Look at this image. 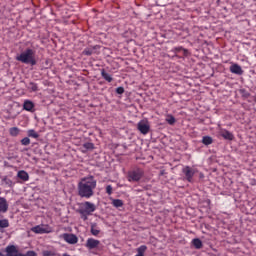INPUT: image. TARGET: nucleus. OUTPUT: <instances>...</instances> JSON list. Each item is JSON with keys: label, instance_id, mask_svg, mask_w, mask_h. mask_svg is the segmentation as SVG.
Masks as SVG:
<instances>
[{"label": "nucleus", "instance_id": "obj_1", "mask_svg": "<svg viewBox=\"0 0 256 256\" xmlns=\"http://www.w3.org/2000/svg\"><path fill=\"white\" fill-rule=\"evenodd\" d=\"M79 193H93V189L97 187V181L93 176L82 178L78 184Z\"/></svg>", "mask_w": 256, "mask_h": 256}, {"label": "nucleus", "instance_id": "obj_29", "mask_svg": "<svg viewBox=\"0 0 256 256\" xmlns=\"http://www.w3.org/2000/svg\"><path fill=\"white\" fill-rule=\"evenodd\" d=\"M21 144L25 146L31 145V139H29V137H25L21 140Z\"/></svg>", "mask_w": 256, "mask_h": 256}, {"label": "nucleus", "instance_id": "obj_30", "mask_svg": "<svg viewBox=\"0 0 256 256\" xmlns=\"http://www.w3.org/2000/svg\"><path fill=\"white\" fill-rule=\"evenodd\" d=\"M83 147H84V149H88V150L94 149V145L91 142H87V143L83 144Z\"/></svg>", "mask_w": 256, "mask_h": 256}, {"label": "nucleus", "instance_id": "obj_22", "mask_svg": "<svg viewBox=\"0 0 256 256\" xmlns=\"http://www.w3.org/2000/svg\"><path fill=\"white\" fill-rule=\"evenodd\" d=\"M203 145H211L213 143V138L211 136H204L202 138Z\"/></svg>", "mask_w": 256, "mask_h": 256}, {"label": "nucleus", "instance_id": "obj_31", "mask_svg": "<svg viewBox=\"0 0 256 256\" xmlns=\"http://www.w3.org/2000/svg\"><path fill=\"white\" fill-rule=\"evenodd\" d=\"M116 93H118V95H123L125 93V88L123 87H118L116 89Z\"/></svg>", "mask_w": 256, "mask_h": 256}, {"label": "nucleus", "instance_id": "obj_8", "mask_svg": "<svg viewBox=\"0 0 256 256\" xmlns=\"http://www.w3.org/2000/svg\"><path fill=\"white\" fill-rule=\"evenodd\" d=\"M31 232L43 235V233H49V227L45 224L37 225L31 228Z\"/></svg>", "mask_w": 256, "mask_h": 256}, {"label": "nucleus", "instance_id": "obj_18", "mask_svg": "<svg viewBox=\"0 0 256 256\" xmlns=\"http://www.w3.org/2000/svg\"><path fill=\"white\" fill-rule=\"evenodd\" d=\"M192 245L195 249H201L203 247V242L199 238H195L192 240Z\"/></svg>", "mask_w": 256, "mask_h": 256}, {"label": "nucleus", "instance_id": "obj_15", "mask_svg": "<svg viewBox=\"0 0 256 256\" xmlns=\"http://www.w3.org/2000/svg\"><path fill=\"white\" fill-rule=\"evenodd\" d=\"M17 177H19L22 181H29V173L24 170L18 171Z\"/></svg>", "mask_w": 256, "mask_h": 256}, {"label": "nucleus", "instance_id": "obj_11", "mask_svg": "<svg viewBox=\"0 0 256 256\" xmlns=\"http://www.w3.org/2000/svg\"><path fill=\"white\" fill-rule=\"evenodd\" d=\"M219 134L223 139H227L228 141H233L234 139L233 133L229 132V130L220 129Z\"/></svg>", "mask_w": 256, "mask_h": 256}, {"label": "nucleus", "instance_id": "obj_39", "mask_svg": "<svg viewBox=\"0 0 256 256\" xmlns=\"http://www.w3.org/2000/svg\"><path fill=\"white\" fill-rule=\"evenodd\" d=\"M0 256H5V255H3V253L0 252Z\"/></svg>", "mask_w": 256, "mask_h": 256}, {"label": "nucleus", "instance_id": "obj_37", "mask_svg": "<svg viewBox=\"0 0 256 256\" xmlns=\"http://www.w3.org/2000/svg\"><path fill=\"white\" fill-rule=\"evenodd\" d=\"M62 256H71V255H69V254L65 253V254H63Z\"/></svg>", "mask_w": 256, "mask_h": 256}, {"label": "nucleus", "instance_id": "obj_9", "mask_svg": "<svg viewBox=\"0 0 256 256\" xmlns=\"http://www.w3.org/2000/svg\"><path fill=\"white\" fill-rule=\"evenodd\" d=\"M63 239L66 243H69V245H75L79 241V238H77L75 234L69 233L63 234Z\"/></svg>", "mask_w": 256, "mask_h": 256}, {"label": "nucleus", "instance_id": "obj_23", "mask_svg": "<svg viewBox=\"0 0 256 256\" xmlns=\"http://www.w3.org/2000/svg\"><path fill=\"white\" fill-rule=\"evenodd\" d=\"M27 135L28 137H32L33 139H39V134L33 129L28 130Z\"/></svg>", "mask_w": 256, "mask_h": 256}, {"label": "nucleus", "instance_id": "obj_13", "mask_svg": "<svg viewBox=\"0 0 256 256\" xmlns=\"http://www.w3.org/2000/svg\"><path fill=\"white\" fill-rule=\"evenodd\" d=\"M23 109H25V111H30L31 113H33V111L35 110V104H33L31 100H26L23 104Z\"/></svg>", "mask_w": 256, "mask_h": 256}, {"label": "nucleus", "instance_id": "obj_4", "mask_svg": "<svg viewBox=\"0 0 256 256\" xmlns=\"http://www.w3.org/2000/svg\"><path fill=\"white\" fill-rule=\"evenodd\" d=\"M145 172L141 168L130 170L127 175V179L130 183H137L143 179Z\"/></svg>", "mask_w": 256, "mask_h": 256}, {"label": "nucleus", "instance_id": "obj_5", "mask_svg": "<svg viewBox=\"0 0 256 256\" xmlns=\"http://www.w3.org/2000/svg\"><path fill=\"white\" fill-rule=\"evenodd\" d=\"M182 173L186 180H188L189 183L193 181V177L195 176V173H197V169L191 168L189 166H185L182 169Z\"/></svg>", "mask_w": 256, "mask_h": 256}, {"label": "nucleus", "instance_id": "obj_20", "mask_svg": "<svg viewBox=\"0 0 256 256\" xmlns=\"http://www.w3.org/2000/svg\"><path fill=\"white\" fill-rule=\"evenodd\" d=\"M112 205H113V207H116V209H119V207H123V200L113 199Z\"/></svg>", "mask_w": 256, "mask_h": 256}, {"label": "nucleus", "instance_id": "obj_16", "mask_svg": "<svg viewBox=\"0 0 256 256\" xmlns=\"http://www.w3.org/2000/svg\"><path fill=\"white\" fill-rule=\"evenodd\" d=\"M97 49H99V46H93V47H89V48H86L84 51H83V55H93V53H95V51H97Z\"/></svg>", "mask_w": 256, "mask_h": 256}, {"label": "nucleus", "instance_id": "obj_34", "mask_svg": "<svg viewBox=\"0 0 256 256\" xmlns=\"http://www.w3.org/2000/svg\"><path fill=\"white\" fill-rule=\"evenodd\" d=\"M26 256H37V253H35V251H28Z\"/></svg>", "mask_w": 256, "mask_h": 256}, {"label": "nucleus", "instance_id": "obj_12", "mask_svg": "<svg viewBox=\"0 0 256 256\" xmlns=\"http://www.w3.org/2000/svg\"><path fill=\"white\" fill-rule=\"evenodd\" d=\"M230 71L234 74V75H243V68H241L239 66V64H232L230 66Z\"/></svg>", "mask_w": 256, "mask_h": 256}, {"label": "nucleus", "instance_id": "obj_24", "mask_svg": "<svg viewBox=\"0 0 256 256\" xmlns=\"http://www.w3.org/2000/svg\"><path fill=\"white\" fill-rule=\"evenodd\" d=\"M26 87L27 89H29V91H33V92L38 91L39 89L38 86L33 82L28 83Z\"/></svg>", "mask_w": 256, "mask_h": 256}, {"label": "nucleus", "instance_id": "obj_36", "mask_svg": "<svg viewBox=\"0 0 256 256\" xmlns=\"http://www.w3.org/2000/svg\"><path fill=\"white\" fill-rule=\"evenodd\" d=\"M165 174V170H162L161 172H160V175H164Z\"/></svg>", "mask_w": 256, "mask_h": 256}, {"label": "nucleus", "instance_id": "obj_26", "mask_svg": "<svg viewBox=\"0 0 256 256\" xmlns=\"http://www.w3.org/2000/svg\"><path fill=\"white\" fill-rule=\"evenodd\" d=\"M7 227H9V220L7 219L0 220V230L7 229Z\"/></svg>", "mask_w": 256, "mask_h": 256}, {"label": "nucleus", "instance_id": "obj_19", "mask_svg": "<svg viewBox=\"0 0 256 256\" xmlns=\"http://www.w3.org/2000/svg\"><path fill=\"white\" fill-rule=\"evenodd\" d=\"M9 133L12 137H17L21 133V130L18 127H12L9 129Z\"/></svg>", "mask_w": 256, "mask_h": 256}, {"label": "nucleus", "instance_id": "obj_14", "mask_svg": "<svg viewBox=\"0 0 256 256\" xmlns=\"http://www.w3.org/2000/svg\"><path fill=\"white\" fill-rule=\"evenodd\" d=\"M9 209V204H7V200L5 198H0V212L7 213Z\"/></svg>", "mask_w": 256, "mask_h": 256}, {"label": "nucleus", "instance_id": "obj_27", "mask_svg": "<svg viewBox=\"0 0 256 256\" xmlns=\"http://www.w3.org/2000/svg\"><path fill=\"white\" fill-rule=\"evenodd\" d=\"M166 121L169 125H175V117L171 114L167 115Z\"/></svg>", "mask_w": 256, "mask_h": 256}, {"label": "nucleus", "instance_id": "obj_17", "mask_svg": "<svg viewBox=\"0 0 256 256\" xmlns=\"http://www.w3.org/2000/svg\"><path fill=\"white\" fill-rule=\"evenodd\" d=\"M101 76L103 77V79H105V81H108V83H111V81H113V77H111V75L107 73L105 69L101 70Z\"/></svg>", "mask_w": 256, "mask_h": 256}, {"label": "nucleus", "instance_id": "obj_28", "mask_svg": "<svg viewBox=\"0 0 256 256\" xmlns=\"http://www.w3.org/2000/svg\"><path fill=\"white\" fill-rule=\"evenodd\" d=\"M42 256H57V253L52 250H44L42 251Z\"/></svg>", "mask_w": 256, "mask_h": 256}, {"label": "nucleus", "instance_id": "obj_3", "mask_svg": "<svg viewBox=\"0 0 256 256\" xmlns=\"http://www.w3.org/2000/svg\"><path fill=\"white\" fill-rule=\"evenodd\" d=\"M96 209H97V206H95V204H93L91 202L82 203V205L79 209L81 219H83V221H87V219H89V215H93V213H95Z\"/></svg>", "mask_w": 256, "mask_h": 256}, {"label": "nucleus", "instance_id": "obj_7", "mask_svg": "<svg viewBox=\"0 0 256 256\" xmlns=\"http://www.w3.org/2000/svg\"><path fill=\"white\" fill-rule=\"evenodd\" d=\"M101 245V241L95 239V238H88L85 243V247L89 250L92 251V249H97Z\"/></svg>", "mask_w": 256, "mask_h": 256}, {"label": "nucleus", "instance_id": "obj_33", "mask_svg": "<svg viewBox=\"0 0 256 256\" xmlns=\"http://www.w3.org/2000/svg\"><path fill=\"white\" fill-rule=\"evenodd\" d=\"M80 195H81V197H86L87 199H89V197H91V195H93V193H82Z\"/></svg>", "mask_w": 256, "mask_h": 256}, {"label": "nucleus", "instance_id": "obj_10", "mask_svg": "<svg viewBox=\"0 0 256 256\" xmlns=\"http://www.w3.org/2000/svg\"><path fill=\"white\" fill-rule=\"evenodd\" d=\"M6 255L5 256H19V251L17 250V247L15 245H10L6 247Z\"/></svg>", "mask_w": 256, "mask_h": 256}, {"label": "nucleus", "instance_id": "obj_2", "mask_svg": "<svg viewBox=\"0 0 256 256\" xmlns=\"http://www.w3.org/2000/svg\"><path fill=\"white\" fill-rule=\"evenodd\" d=\"M16 61H20V63H25L26 65H37V60H35V50L27 48L16 57Z\"/></svg>", "mask_w": 256, "mask_h": 256}, {"label": "nucleus", "instance_id": "obj_38", "mask_svg": "<svg viewBox=\"0 0 256 256\" xmlns=\"http://www.w3.org/2000/svg\"><path fill=\"white\" fill-rule=\"evenodd\" d=\"M200 177L203 178V173H200Z\"/></svg>", "mask_w": 256, "mask_h": 256}, {"label": "nucleus", "instance_id": "obj_25", "mask_svg": "<svg viewBox=\"0 0 256 256\" xmlns=\"http://www.w3.org/2000/svg\"><path fill=\"white\" fill-rule=\"evenodd\" d=\"M13 185V182L9 178H3L2 179V186L3 187H11Z\"/></svg>", "mask_w": 256, "mask_h": 256}, {"label": "nucleus", "instance_id": "obj_21", "mask_svg": "<svg viewBox=\"0 0 256 256\" xmlns=\"http://www.w3.org/2000/svg\"><path fill=\"white\" fill-rule=\"evenodd\" d=\"M90 231L94 235V237H97V235L101 233V230L97 229V224H92Z\"/></svg>", "mask_w": 256, "mask_h": 256}, {"label": "nucleus", "instance_id": "obj_32", "mask_svg": "<svg viewBox=\"0 0 256 256\" xmlns=\"http://www.w3.org/2000/svg\"><path fill=\"white\" fill-rule=\"evenodd\" d=\"M183 50H184V55H186L187 54V49H183V47H176V48H174V51L176 53H179V51H183Z\"/></svg>", "mask_w": 256, "mask_h": 256}, {"label": "nucleus", "instance_id": "obj_6", "mask_svg": "<svg viewBox=\"0 0 256 256\" xmlns=\"http://www.w3.org/2000/svg\"><path fill=\"white\" fill-rule=\"evenodd\" d=\"M137 129L142 133V135H147L151 129V125L148 120L144 119L137 124Z\"/></svg>", "mask_w": 256, "mask_h": 256}, {"label": "nucleus", "instance_id": "obj_35", "mask_svg": "<svg viewBox=\"0 0 256 256\" xmlns=\"http://www.w3.org/2000/svg\"><path fill=\"white\" fill-rule=\"evenodd\" d=\"M111 191H113V187H111V185L106 187V193H111Z\"/></svg>", "mask_w": 256, "mask_h": 256}]
</instances>
